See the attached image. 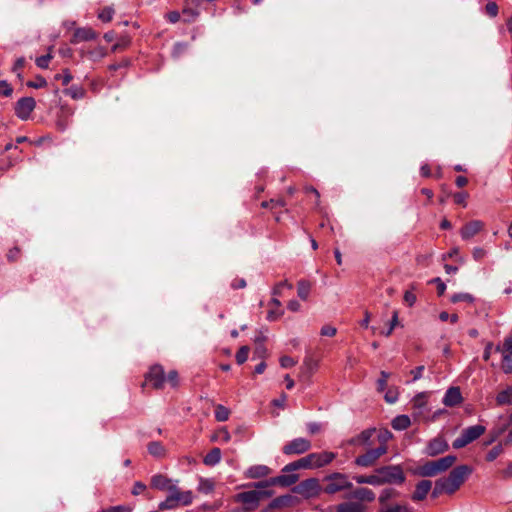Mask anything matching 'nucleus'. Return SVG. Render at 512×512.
<instances>
[{
    "label": "nucleus",
    "instance_id": "nucleus-19",
    "mask_svg": "<svg viewBox=\"0 0 512 512\" xmlns=\"http://www.w3.org/2000/svg\"><path fill=\"white\" fill-rule=\"evenodd\" d=\"M270 472V468L265 465H254L248 468L246 471V477L250 479H257L269 475Z\"/></svg>",
    "mask_w": 512,
    "mask_h": 512
},
{
    "label": "nucleus",
    "instance_id": "nucleus-33",
    "mask_svg": "<svg viewBox=\"0 0 512 512\" xmlns=\"http://www.w3.org/2000/svg\"><path fill=\"white\" fill-rule=\"evenodd\" d=\"M397 325H399V313L397 310H394L389 322V328L387 330L381 331L380 334L384 335L385 337H389Z\"/></svg>",
    "mask_w": 512,
    "mask_h": 512
},
{
    "label": "nucleus",
    "instance_id": "nucleus-63",
    "mask_svg": "<svg viewBox=\"0 0 512 512\" xmlns=\"http://www.w3.org/2000/svg\"><path fill=\"white\" fill-rule=\"evenodd\" d=\"M287 400V395L282 393L279 398L273 400V405L279 408H284Z\"/></svg>",
    "mask_w": 512,
    "mask_h": 512
},
{
    "label": "nucleus",
    "instance_id": "nucleus-1",
    "mask_svg": "<svg viewBox=\"0 0 512 512\" xmlns=\"http://www.w3.org/2000/svg\"><path fill=\"white\" fill-rule=\"evenodd\" d=\"M471 473L472 468L468 465L455 467L447 477L440 478L436 481L432 494L433 497H437L442 493L453 494L460 488Z\"/></svg>",
    "mask_w": 512,
    "mask_h": 512
},
{
    "label": "nucleus",
    "instance_id": "nucleus-29",
    "mask_svg": "<svg viewBox=\"0 0 512 512\" xmlns=\"http://www.w3.org/2000/svg\"><path fill=\"white\" fill-rule=\"evenodd\" d=\"M365 507L356 502L342 503L337 507V512H364Z\"/></svg>",
    "mask_w": 512,
    "mask_h": 512
},
{
    "label": "nucleus",
    "instance_id": "nucleus-61",
    "mask_svg": "<svg viewBox=\"0 0 512 512\" xmlns=\"http://www.w3.org/2000/svg\"><path fill=\"white\" fill-rule=\"evenodd\" d=\"M425 367L423 365L416 367L415 369L411 370V374L413 375L412 381H417L422 378V374Z\"/></svg>",
    "mask_w": 512,
    "mask_h": 512
},
{
    "label": "nucleus",
    "instance_id": "nucleus-21",
    "mask_svg": "<svg viewBox=\"0 0 512 512\" xmlns=\"http://www.w3.org/2000/svg\"><path fill=\"white\" fill-rule=\"evenodd\" d=\"M298 464L301 469H307L312 467L320 466V455L318 454H309L301 459H298Z\"/></svg>",
    "mask_w": 512,
    "mask_h": 512
},
{
    "label": "nucleus",
    "instance_id": "nucleus-22",
    "mask_svg": "<svg viewBox=\"0 0 512 512\" xmlns=\"http://www.w3.org/2000/svg\"><path fill=\"white\" fill-rule=\"evenodd\" d=\"M151 486L159 490L169 491V488H171L172 484L170 479L161 474H157L151 478Z\"/></svg>",
    "mask_w": 512,
    "mask_h": 512
},
{
    "label": "nucleus",
    "instance_id": "nucleus-17",
    "mask_svg": "<svg viewBox=\"0 0 512 512\" xmlns=\"http://www.w3.org/2000/svg\"><path fill=\"white\" fill-rule=\"evenodd\" d=\"M96 36V32L91 28H79L74 32L72 43L93 40Z\"/></svg>",
    "mask_w": 512,
    "mask_h": 512
},
{
    "label": "nucleus",
    "instance_id": "nucleus-26",
    "mask_svg": "<svg viewBox=\"0 0 512 512\" xmlns=\"http://www.w3.org/2000/svg\"><path fill=\"white\" fill-rule=\"evenodd\" d=\"M411 424L410 418L407 415H398L392 420V427L395 430L401 431L407 429Z\"/></svg>",
    "mask_w": 512,
    "mask_h": 512
},
{
    "label": "nucleus",
    "instance_id": "nucleus-18",
    "mask_svg": "<svg viewBox=\"0 0 512 512\" xmlns=\"http://www.w3.org/2000/svg\"><path fill=\"white\" fill-rule=\"evenodd\" d=\"M318 481L317 479H308L300 483L297 487L298 491L305 495L306 497H310L317 493Z\"/></svg>",
    "mask_w": 512,
    "mask_h": 512
},
{
    "label": "nucleus",
    "instance_id": "nucleus-49",
    "mask_svg": "<svg viewBox=\"0 0 512 512\" xmlns=\"http://www.w3.org/2000/svg\"><path fill=\"white\" fill-rule=\"evenodd\" d=\"M168 382L172 387H176L178 385V373L175 370H172L168 373L167 377H165V382Z\"/></svg>",
    "mask_w": 512,
    "mask_h": 512
},
{
    "label": "nucleus",
    "instance_id": "nucleus-15",
    "mask_svg": "<svg viewBox=\"0 0 512 512\" xmlns=\"http://www.w3.org/2000/svg\"><path fill=\"white\" fill-rule=\"evenodd\" d=\"M463 401V397L460 391L459 387H450L444 397H443V404L447 407H454L459 404H461Z\"/></svg>",
    "mask_w": 512,
    "mask_h": 512
},
{
    "label": "nucleus",
    "instance_id": "nucleus-25",
    "mask_svg": "<svg viewBox=\"0 0 512 512\" xmlns=\"http://www.w3.org/2000/svg\"><path fill=\"white\" fill-rule=\"evenodd\" d=\"M150 455L156 458H162L166 455V449L161 442L153 441L147 446Z\"/></svg>",
    "mask_w": 512,
    "mask_h": 512
},
{
    "label": "nucleus",
    "instance_id": "nucleus-54",
    "mask_svg": "<svg viewBox=\"0 0 512 512\" xmlns=\"http://www.w3.org/2000/svg\"><path fill=\"white\" fill-rule=\"evenodd\" d=\"M25 65V58L24 57H19L15 63H14V66L12 68V71L14 73H17L18 77L21 76V74L19 73V71L24 67Z\"/></svg>",
    "mask_w": 512,
    "mask_h": 512
},
{
    "label": "nucleus",
    "instance_id": "nucleus-52",
    "mask_svg": "<svg viewBox=\"0 0 512 512\" xmlns=\"http://www.w3.org/2000/svg\"><path fill=\"white\" fill-rule=\"evenodd\" d=\"M46 85H47V81L43 77H38L36 79V81H29L27 83L28 87L36 88V89L45 87Z\"/></svg>",
    "mask_w": 512,
    "mask_h": 512
},
{
    "label": "nucleus",
    "instance_id": "nucleus-40",
    "mask_svg": "<svg viewBox=\"0 0 512 512\" xmlns=\"http://www.w3.org/2000/svg\"><path fill=\"white\" fill-rule=\"evenodd\" d=\"M214 489L213 481L209 479H201L199 482L198 490L205 494L210 493Z\"/></svg>",
    "mask_w": 512,
    "mask_h": 512
},
{
    "label": "nucleus",
    "instance_id": "nucleus-2",
    "mask_svg": "<svg viewBox=\"0 0 512 512\" xmlns=\"http://www.w3.org/2000/svg\"><path fill=\"white\" fill-rule=\"evenodd\" d=\"M456 461L453 455H447L435 461H429L418 469V474L423 477H433L441 472L448 470Z\"/></svg>",
    "mask_w": 512,
    "mask_h": 512
},
{
    "label": "nucleus",
    "instance_id": "nucleus-41",
    "mask_svg": "<svg viewBox=\"0 0 512 512\" xmlns=\"http://www.w3.org/2000/svg\"><path fill=\"white\" fill-rule=\"evenodd\" d=\"M380 512H412V509L408 505H391L384 509H382Z\"/></svg>",
    "mask_w": 512,
    "mask_h": 512
},
{
    "label": "nucleus",
    "instance_id": "nucleus-32",
    "mask_svg": "<svg viewBox=\"0 0 512 512\" xmlns=\"http://www.w3.org/2000/svg\"><path fill=\"white\" fill-rule=\"evenodd\" d=\"M64 93L70 96L72 99L78 100L84 97L85 90L81 86L73 85L64 90Z\"/></svg>",
    "mask_w": 512,
    "mask_h": 512
},
{
    "label": "nucleus",
    "instance_id": "nucleus-62",
    "mask_svg": "<svg viewBox=\"0 0 512 512\" xmlns=\"http://www.w3.org/2000/svg\"><path fill=\"white\" fill-rule=\"evenodd\" d=\"M501 477L503 479L512 478V461L508 462L506 468L501 471Z\"/></svg>",
    "mask_w": 512,
    "mask_h": 512
},
{
    "label": "nucleus",
    "instance_id": "nucleus-47",
    "mask_svg": "<svg viewBox=\"0 0 512 512\" xmlns=\"http://www.w3.org/2000/svg\"><path fill=\"white\" fill-rule=\"evenodd\" d=\"M368 484L373 485V486H381L382 485V481H381V477L379 475L378 469H376L373 474L368 475Z\"/></svg>",
    "mask_w": 512,
    "mask_h": 512
},
{
    "label": "nucleus",
    "instance_id": "nucleus-8",
    "mask_svg": "<svg viewBox=\"0 0 512 512\" xmlns=\"http://www.w3.org/2000/svg\"><path fill=\"white\" fill-rule=\"evenodd\" d=\"M497 352L502 354V370L506 374L512 373V338L505 340L503 347L497 346Z\"/></svg>",
    "mask_w": 512,
    "mask_h": 512
},
{
    "label": "nucleus",
    "instance_id": "nucleus-35",
    "mask_svg": "<svg viewBox=\"0 0 512 512\" xmlns=\"http://www.w3.org/2000/svg\"><path fill=\"white\" fill-rule=\"evenodd\" d=\"M504 451L503 444L498 443L494 446L486 455V460L488 462L494 461L497 457H499Z\"/></svg>",
    "mask_w": 512,
    "mask_h": 512
},
{
    "label": "nucleus",
    "instance_id": "nucleus-6",
    "mask_svg": "<svg viewBox=\"0 0 512 512\" xmlns=\"http://www.w3.org/2000/svg\"><path fill=\"white\" fill-rule=\"evenodd\" d=\"M387 445H379L377 448L368 449L364 454L355 458V464L360 467H371L376 464L378 459L387 453Z\"/></svg>",
    "mask_w": 512,
    "mask_h": 512
},
{
    "label": "nucleus",
    "instance_id": "nucleus-50",
    "mask_svg": "<svg viewBox=\"0 0 512 512\" xmlns=\"http://www.w3.org/2000/svg\"><path fill=\"white\" fill-rule=\"evenodd\" d=\"M467 198H468V193H466V192H460V193L454 194L455 203L462 205L463 207H466V205H467V202H466Z\"/></svg>",
    "mask_w": 512,
    "mask_h": 512
},
{
    "label": "nucleus",
    "instance_id": "nucleus-53",
    "mask_svg": "<svg viewBox=\"0 0 512 512\" xmlns=\"http://www.w3.org/2000/svg\"><path fill=\"white\" fill-rule=\"evenodd\" d=\"M55 79L61 80L63 85H68L72 80V75L68 71H64L63 74H57Z\"/></svg>",
    "mask_w": 512,
    "mask_h": 512
},
{
    "label": "nucleus",
    "instance_id": "nucleus-24",
    "mask_svg": "<svg viewBox=\"0 0 512 512\" xmlns=\"http://www.w3.org/2000/svg\"><path fill=\"white\" fill-rule=\"evenodd\" d=\"M352 497L360 501L372 502L375 494L371 489L361 487L353 491Z\"/></svg>",
    "mask_w": 512,
    "mask_h": 512
},
{
    "label": "nucleus",
    "instance_id": "nucleus-42",
    "mask_svg": "<svg viewBox=\"0 0 512 512\" xmlns=\"http://www.w3.org/2000/svg\"><path fill=\"white\" fill-rule=\"evenodd\" d=\"M249 347L248 346H242L238 352L236 353V362L238 364H243L248 359L249 354Z\"/></svg>",
    "mask_w": 512,
    "mask_h": 512
},
{
    "label": "nucleus",
    "instance_id": "nucleus-36",
    "mask_svg": "<svg viewBox=\"0 0 512 512\" xmlns=\"http://www.w3.org/2000/svg\"><path fill=\"white\" fill-rule=\"evenodd\" d=\"M230 415V411L224 407L223 405H217L215 409V418L220 421L224 422L228 420Z\"/></svg>",
    "mask_w": 512,
    "mask_h": 512
},
{
    "label": "nucleus",
    "instance_id": "nucleus-58",
    "mask_svg": "<svg viewBox=\"0 0 512 512\" xmlns=\"http://www.w3.org/2000/svg\"><path fill=\"white\" fill-rule=\"evenodd\" d=\"M12 88L6 81H0V93L4 96H10L12 94Z\"/></svg>",
    "mask_w": 512,
    "mask_h": 512
},
{
    "label": "nucleus",
    "instance_id": "nucleus-10",
    "mask_svg": "<svg viewBox=\"0 0 512 512\" xmlns=\"http://www.w3.org/2000/svg\"><path fill=\"white\" fill-rule=\"evenodd\" d=\"M36 106V102L34 98L32 97H23L18 100L16 107H15V113L16 115L22 119L26 120L29 118L31 112L34 110Z\"/></svg>",
    "mask_w": 512,
    "mask_h": 512
},
{
    "label": "nucleus",
    "instance_id": "nucleus-39",
    "mask_svg": "<svg viewBox=\"0 0 512 512\" xmlns=\"http://www.w3.org/2000/svg\"><path fill=\"white\" fill-rule=\"evenodd\" d=\"M390 377V374L386 371L380 372V378L377 380V391L383 392L387 387V381Z\"/></svg>",
    "mask_w": 512,
    "mask_h": 512
},
{
    "label": "nucleus",
    "instance_id": "nucleus-31",
    "mask_svg": "<svg viewBox=\"0 0 512 512\" xmlns=\"http://www.w3.org/2000/svg\"><path fill=\"white\" fill-rule=\"evenodd\" d=\"M496 401L499 405H510L512 404V388L508 387L507 389L501 391L497 397Z\"/></svg>",
    "mask_w": 512,
    "mask_h": 512
},
{
    "label": "nucleus",
    "instance_id": "nucleus-37",
    "mask_svg": "<svg viewBox=\"0 0 512 512\" xmlns=\"http://www.w3.org/2000/svg\"><path fill=\"white\" fill-rule=\"evenodd\" d=\"M451 302L457 303V302H467L472 303L474 301V297L469 293H456L451 296Z\"/></svg>",
    "mask_w": 512,
    "mask_h": 512
},
{
    "label": "nucleus",
    "instance_id": "nucleus-30",
    "mask_svg": "<svg viewBox=\"0 0 512 512\" xmlns=\"http://www.w3.org/2000/svg\"><path fill=\"white\" fill-rule=\"evenodd\" d=\"M311 290V284L307 280H300L298 282L297 294L302 300H306Z\"/></svg>",
    "mask_w": 512,
    "mask_h": 512
},
{
    "label": "nucleus",
    "instance_id": "nucleus-28",
    "mask_svg": "<svg viewBox=\"0 0 512 512\" xmlns=\"http://www.w3.org/2000/svg\"><path fill=\"white\" fill-rule=\"evenodd\" d=\"M428 397L429 392H420L415 395L411 401L413 409L421 411L423 408H425L427 405Z\"/></svg>",
    "mask_w": 512,
    "mask_h": 512
},
{
    "label": "nucleus",
    "instance_id": "nucleus-4",
    "mask_svg": "<svg viewBox=\"0 0 512 512\" xmlns=\"http://www.w3.org/2000/svg\"><path fill=\"white\" fill-rule=\"evenodd\" d=\"M485 430V426L479 424L463 429L459 437L453 441V448L460 449L467 446L468 444L478 439L481 435H483Z\"/></svg>",
    "mask_w": 512,
    "mask_h": 512
},
{
    "label": "nucleus",
    "instance_id": "nucleus-43",
    "mask_svg": "<svg viewBox=\"0 0 512 512\" xmlns=\"http://www.w3.org/2000/svg\"><path fill=\"white\" fill-rule=\"evenodd\" d=\"M114 14V10L111 7H105L98 13V18L103 22H109Z\"/></svg>",
    "mask_w": 512,
    "mask_h": 512
},
{
    "label": "nucleus",
    "instance_id": "nucleus-9",
    "mask_svg": "<svg viewBox=\"0 0 512 512\" xmlns=\"http://www.w3.org/2000/svg\"><path fill=\"white\" fill-rule=\"evenodd\" d=\"M311 447L309 440L305 438H296L288 442L282 449L286 455L302 454L308 451Z\"/></svg>",
    "mask_w": 512,
    "mask_h": 512
},
{
    "label": "nucleus",
    "instance_id": "nucleus-38",
    "mask_svg": "<svg viewBox=\"0 0 512 512\" xmlns=\"http://www.w3.org/2000/svg\"><path fill=\"white\" fill-rule=\"evenodd\" d=\"M178 503L173 499L172 495L169 493L166 499L159 504L160 510H168V509H175L178 507Z\"/></svg>",
    "mask_w": 512,
    "mask_h": 512
},
{
    "label": "nucleus",
    "instance_id": "nucleus-16",
    "mask_svg": "<svg viewBox=\"0 0 512 512\" xmlns=\"http://www.w3.org/2000/svg\"><path fill=\"white\" fill-rule=\"evenodd\" d=\"M431 488H432V482L430 480H422V481L418 482L416 485V489L411 496V499L413 501L424 500L427 497Z\"/></svg>",
    "mask_w": 512,
    "mask_h": 512
},
{
    "label": "nucleus",
    "instance_id": "nucleus-57",
    "mask_svg": "<svg viewBox=\"0 0 512 512\" xmlns=\"http://www.w3.org/2000/svg\"><path fill=\"white\" fill-rule=\"evenodd\" d=\"M391 438H392V433L388 430H384V431L380 432V434L378 435L380 445H386L387 441L390 440Z\"/></svg>",
    "mask_w": 512,
    "mask_h": 512
},
{
    "label": "nucleus",
    "instance_id": "nucleus-44",
    "mask_svg": "<svg viewBox=\"0 0 512 512\" xmlns=\"http://www.w3.org/2000/svg\"><path fill=\"white\" fill-rule=\"evenodd\" d=\"M290 499H291V496H289V495L277 497V498L273 499L270 506L272 508H278V507L285 506L288 504Z\"/></svg>",
    "mask_w": 512,
    "mask_h": 512
},
{
    "label": "nucleus",
    "instance_id": "nucleus-11",
    "mask_svg": "<svg viewBox=\"0 0 512 512\" xmlns=\"http://www.w3.org/2000/svg\"><path fill=\"white\" fill-rule=\"evenodd\" d=\"M449 448V445L443 436H437L430 440L426 446L425 453L428 456H436L444 453Z\"/></svg>",
    "mask_w": 512,
    "mask_h": 512
},
{
    "label": "nucleus",
    "instance_id": "nucleus-59",
    "mask_svg": "<svg viewBox=\"0 0 512 512\" xmlns=\"http://www.w3.org/2000/svg\"><path fill=\"white\" fill-rule=\"evenodd\" d=\"M295 361L289 356H282L280 358V365L283 368H290L295 365Z\"/></svg>",
    "mask_w": 512,
    "mask_h": 512
},
{
    "label": "nucleus",
    "instance_id": "nucleus-51",
    "mask_svg": "<svg viewBox=\"0 0 512 512\" xmlns=\"http://www.w3.org/2000/svg\"><path fill=\"white\" fill-rule=\"evenodd\" d=\"M132 508L129 506L119 505L109 507L107 509L102 510L101 512H131Z\"/></svg>",
    "mask_w": 512,
    "mask_h": 512
},
{
    "label": "nucleus",
    "instance_id": "nucleus-60",
    "mask_svg": "<svg viewBox=\"0 0 512 512\" xmlns=\"http://www.w3.org/2000/svg\"><path fill=\"white\" fill-rule=\"evenodd\" d=\"M472 254L476 261H480L485 257L486 251L481 247H475Z\"/></svg>",
    "mask_w": 512,
    "mask_h": 512
},
{
    "label": "nucleus",
    "instance_id": "nucleus-56",
    "mask_svg": "<svg viewBox=\"0 0 512 512\" xmlns=\"http://www.w3.org/2000/svg\"><path fill=\"white\" fill-rule=\"evenodd\" d=\"M486 12L491 17H496L497 14H498V6H497V4L495 2H489L486 5Z\"/></svg>",
    "mask_w": 512,
    "mask_h": 512
},
{
    "label": "nucleus",
    "instance_id": "nucleus-34",
    "mask_svg": "<svg viewBox=\"0 0 512 512\" xmlns=\"http://www.w3.org/2000/svg\"><path fill=\"white\" fill-rule=\"evenodd\" d=\"M399 496V492L393 488H386L382 490L379 496V502L381 504L386 503L390 499L397 498Z\"/></svg>",
    "mask_w": 512,
    "mask_h": 512
},
{
    "label": "nucleus",
    "instance_id": "nucleus-20",
    "mask_svg": "<svg viewBox=\"0 0 512 512\" xmlns=\"http://www.w3.org/2000/svg\"><path fill=\"white\" fill-rule=\"evenodd\" d=\"M237 500L244 504L257 506L259 503V493L256 490L245 491L237 495Z\"/></svg>",
    "mask_w": 512,
    "mask_h": 512
},
{
    "label": "nucleus",
    "instance_id": "nucleus-7",
    "mask_svg": "<svg viewBox=\"0 0 512 512\" xmlns=\"http://www.w3.org/2000/svg\"><path fill=\"white\" fill-rule=\"evenodd\" d=\"M298 480L296 474H285L272 477L268 480L260 481L254 484L255 488H268L273 485H279L282 487H288L295 484Z\"/></svg>",
    "mask_w": 512,
    "mask_h": 512
},
{
    "label": "nucleus",
    "instance_id": "nucleus-13",
    "mask_svg": "<svg viewBox=\"0 0 512 512\" xmlns=\"http://www.w3.org/2000/svg\"><path fill=\"white\" fill-rule=\"evenodd\" d=\"M146 381L156 389L162 388L165 382L163 367L160 365L152 366L146 374Z\"/></svg>",
    "mask_w": 512,
    "mask_h": 512
},
{
    "label": "nucleus",
    "instance_id": "nucleus-3",
    "mask_svg": "<svg viewBox=\"0 0 512 512\" xmlns=\"http://www.w3.org/2000/svg\"><path fill=\"white\" fill-rule=\"evenodd\" d=\"M322 482L324 483L322 491L327 494H334L352 486L347 476L341 473H333L325 476L322 478Z\"/></svg>",
    "mask_w": 512,
    "mask_h": 512
},
{
    "label": "nucleus",
    "instance_id": "nucleus-23",
    "mask_svg": "<svg viewBox=\"0 0 512 512\" xmlns=\"http://www.w3.org/2000/svg\"><path fill=\"white\" fill-rule=\"evenodd\" d=\"M375 432V429H366L362 431L359 435L352 438L350 440V443L353 445H361V446H367L370 445V439Z\"/></svg>",
    "mask_w": 512,
    "mask_h": 512
},
{
    "label": "nucleus",
    "instance_id": "nucleus-64",
    "mask_svg": "<svg viewBox=\"0 0 512 512\" xmlns=\"http://www.w3.org/2000/svg\"><path fill=\"white\" fill-rule=\"evenodd\" d=\"M432 282L437 284L438 295L439 296L443 295L445 290H446L445 283L440 278H435V279L432 280Z\"/></svg>",
    "mask_w": 512,
    "mask_h": 512
},
{
    "label": "nucleus",
    "instance_id": "nucleus-48",
    "mask_svg": "<svg viewBox=\"0 0 512 512\" xmlns=\"http://www.w3.org/2000/svg\"><path fill=\"white\" fill-rule=\"evenodd\" d=\"M50 60H51L50 54L40 56L36 59V65L39 68L46 69V68H48Z\"/></svg>",
    "mask_w": 512,
    "mask_h": 512
},
{
    "label": "nucleus",
    "instance_id": "nucleus-45",
    "mask_svg": "<svg viewBox=\"0 0 512 512\" xmlns=\"http://www.w3.org/2000/svg\"><path fill=\"white\" fill-rule=\"evenodd\" d=\"M284 288L292 289L293 285L287 280L281 281L274 287L273 294L275 296H280Z\"/></svg>",
    "mask_w": 512,
    "mask_h": 512
},
{
    "label": "nucleus",
    "instance_id": "nucleus-27",
    "mask_svg": "<svg viewBox=\"0 0 512 512\" xmlns=\"http://www.w3.org/2000/svg\"><path fill=\"white\" fill-rule=\"evenodd\" d=\"M221 460V450L219 448H213L203 459V462L207 466H214Z\"/></svg>",
    "mask_w": 512,
    "mask_h": 512
},
{
    "label": "nucleus",
    "instance_id": "nucleus-5",
    "mask_svg": "<svg viewBox=\"0 0 512 512\" xmlns=\"http://www.w3.org/2000/svg\"><path fill=\"white\" fill-rule=\"evenodd\" d=\"M382 485L402 484L405 481V474L398 465H389L378 468Z\"/></svg>",
    "mask_w": 512,
    "mask_h": 512
},
{
    "label": "nucleus",
    "instance_id": "nucleus-12",
    "mask_svg": "<svg viewBox=\"0 0 512 512\" xmlns=\"http://www.w3.org/2000/svg\"><path fill=\"white\" fill-rule=\"evenodd\" d=\"M485 227L481 220H472L463 225L460 235L463 240H469L482 231Z\"/></svg>",
    "mask_w": 512,
    "mask_h": 512
},
{
    "label": "nucleus",
    "instance_id": "nucleus-46",
    "mask_svg": "<svg viewBox=\"0 0 512 512\" xmlns=\"http://www.w3.org/2000/svg\"><path fill=\"white\" fill-rule=\"evenodd\" d=\"M398 395H399V393H398L397 389L390 388L385 393L384 398L387 403L393 404L398 400Z\"/></svg>",
    "mask_w": 512,
    "mask_h": 512
},
{
    "label": "nucleus",
    "instance_id": "nucleus-14",
    "mask_svg": "<svg viewBox=\"0 0 512 512\" xmlns=\"http://www.w3.org/2000/svg\"><path fill=\"white\" fill-rule=\"evenodd\" d=\"M168 492L179 506L190 505L193 501V493L191 491H181L176 485H172Z\"/></svg>",
    "mask_w": 512,
    "mask_h": 512
},
{
    "label": "nucleus",
    "instance_id": "nucleus-55",
    "mask_svg": "<svg viewBox=\"0 0 512 512\" xmlns=\"http://www.w3.org/2000/svg\"><path fill=\"white\" fill-rule=\"evenodd\" d=\"M404 301L408 306H413L416 302V295L412 291L407 290L404 294Z\"/></svg>",
    "mask_w": 512,
    "mask_h": 512
}]
</instances>
